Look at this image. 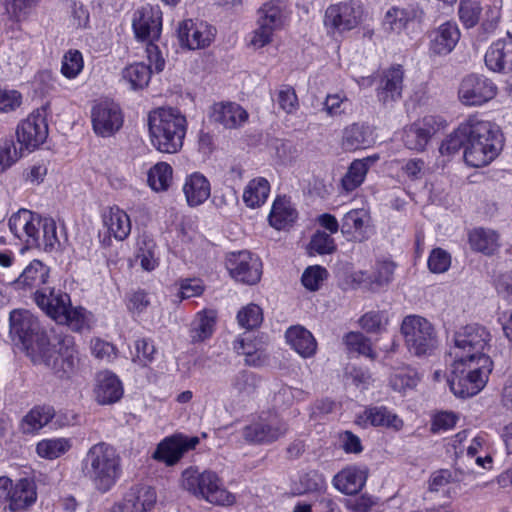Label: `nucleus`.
<instances>
[{
    "mask_svg": "<svg viewBox=\"0 0 512 512\" xmlns=\"http://www.w3.org/2000/svg\"><path fill=\"white\" fill-rule=\"evenodd\" d=\"M9 334L35 365H44L60 377H69L78 366L74 338L69 335L51 338L39 319L29 310L14 309L9 315Z\"/></svg>",
    "mask_w": 512,
    "mask_h": 512,
    "instance_id": "nucleus-1",
    "label": "nucleus"
},
{
    "mask_svg": "<svg viewBox=\"0 0 512 512\" xmlns=\"http://www.w3.org/2000/svg\"><path fill=\"white\" fill-rule=\"evenodd\" d=\"M82 472L100 493L115 486L122 474L121 457L105 442L92 445L82 460Z\"/></svg>",
    "mask_w": 512,
    "mask_h": 512,
    "instance_id": "nucleus-2",
    "label": "nucleus"
},
{
    "mask_svg": "<svg viewBox=\"0 0 512 512\" xmlns=\"http://www.w3.org/2000/svg\"><path fill=\"white\" fill-rule=\"evenodd\" d=\"M472 130L463 152L464 161L473 168L485 167L500 154L503 148L502 134L493 123L479 114H475Z\"/></svg>",
    "mask_w": 512,
    "mask_h": 512,
    "instance_id": "nucleus-3",
    "label": "nucleus"
},
{
    "mask_svg": "<svg viewBox=\"0 0 512 512\" xmlns=\"http://www.w3.org/2000/svg\"><path fill=\"white\" fill-rule=\"evenodd\" d=\"M451 376L448 383L454 395L466 398L479 393L486 385L492 371L490 357L479 359L453 358Z\"/></svg>",
    "mask_w": 512,
    "mask_h": 512,
    "instance_id": "nucleus-4",
    "label": "nucleus"
},
{
    "mask_svg": "<svg viewBox=\"0 0 512 512\" xmlns=\"http://www.w3.org/2000/svg\"><path fill=\"white\" fill-rule=\"evenodd\" d=\"M181 486L198 499L216 505L229 506L235 496L223 485L222 479L212 470L199 471L189 467L182 472Z\"/></svg>",
    "mask_w": 512,
    "mask_h": 512,
    "instance_id": "nucleus-5",
    "label": "nucleus"
},
{
    "mask_svg": "<svg viewBox=\"0 0 512 512\" xmlns=\"http://www.w3.org/2000/svg\"><path fill=\"white\" fill-rule=\"evenodd\" d=\"M401 333L408 351L414 356L430 355L437 347L435 327L422 316H406L401 324Z\"/></svg>",
    "mask_w": 512,
    "mask_h": 512,
    "instance_id": "nucleus-6",
    "label": "nucleus"
},
{
    "mask_svg": "<svg viewBox=\"0 0 512 512\" xmlns=\"http://www.w3.org/2000/svg\"><path fill=\"white\" fill-rule=\"evenodd\" d=\"M364 15V6L359 1H340L327 6L323 26L328 34H342L357 28L363 22Z\"/></svg>",
    "mask_w": 512,
    "mask_h": 512,
    "instance_id": "nucleus-7",
    "label": "nucleus"
},
{
    "mask_svg": "<svg viewBox=\"0 0 512 512\" xmlns=\"http://www.w3.org/2000/svg\"><path fill=\"white\" fill-rule=\"evenodd\" d=\"M490 341L491 334L487 328L478 324L467 325L455 333L449 356L459 359L488 357L485 350Z\"/></svg>",
    "mask_w": 512,
    "mask_h": 512,
    "instance_id": "nucleus-8",
    "label": "nucleus"
},
{
    "mask_svg": "<svg viewBox=\"0 0 512 512\" xmlns=\"http://www.w3.org/2000/svg\"><path fill=\"white\" fill-rule=\"evenodd\" d=\"M133 30L138 40L148 41L146 52L149 61L156 70L160 69V50L158 40L160 38V15L154 13L150 6L137 10L133 18Z\"/></svg>",
    "mask_w": 512,
    "mask_h": 512,
    "instance_id": "nucleus-9",
    "label": "nucleus"
},
{
    "mask_svg": "<svg viewBox=\"0 0 512 512\" xmlns=\"http://www.w3.org/2000/svg\"><path fill=\"white\" fill-rule=\"evenodd\" d=\"M497 93L498 87L490 78L469 74L461 79L457 98L466 107H480L493 100Z\"/></svg>",
    "mask_w": 512,
    "mask_h": 512,
    "instance_id": "nucleus-10",
    "label": "nucleus"
},
{
    "mask_svg": "<svg viewBox=\"0 0 512 512\" xmlns=\"http://www.w3.org/2000/svg\"><path fill=\"white\" fill-rule=\"evenodd\" d=\"M176 33L181 48L201 50L213 43L217 30L206 21L189 18L178 23Z\"/></svg>",
    "mask_w": 512,
    "mask_h": 512,
    "instance_id": "nucleus-11",
    "label": "nucleus"
},
{
    "mask_svg": "<svg viewBox=\"0 0 512 512\" xmlns=\"http://www.w3.org/2000/svg\"><path fill=\"white\" fill-rule=\"evenodd\" d=\"M288 431L287 423L277 415L261 416L243 428V438L251 443H272Z\"/></svg>",
    "mask_w": 512,
    "mask_h": 512,
    "instance_id": "nucleus-12",
    "label": "nucleus"
},
{
    "mask_svg": "<svg viewBox=\"0 0 512 512\" xmlns=\"http://www.w3.org/2000/svg\"><path fill=\"white\" fill-rule=\"evenodd\" d=\"M226 267L230 275L239 282L253 285L261 278L262 263L248 251L230 253L226 259Z\"/></svg>",
    "mask_w": 512,
    "mask_h": 512,
    "instance_id": "nucleus-13",
    "label": "nucleus"
},
{
    "mask_svg": "<svg viewBox=\"0 0 512 512\" xmlns=\"http://www.w3.org/2000/svg\"><path fill=\"white\" fill-rule=\"evenodd\" d=\"M186 118L177 109L162 108V153H176L183 145Z\"/></svg>",
    "mask_w": 512,
    "mask_h": 512,
    "instance_id": "nucleus-14",
    "label": "nucleus"
},
{
    "mask_svg": "<svg viewBox=\"0 0 512 512\" xmlns=\"http://www.w3.org/2000/svg\"><path fill=\"white\" fill-rule=\"evenodd\" d=\"M94 132L101 137H110L123 126L124 117L120 107L109 101L95 104L91 110Z\"/></svg>",
    "mask_w": 512,
    "mask_h": 512,
    "instance_id": "nucleus-15",
    "label": "nucleus"
},
{
    "mask_svg": "<svg viewBox=\"0 0 512 512\" xmlns=\"http://www.w3.org/2000/svg\"><path fill=\"white\" fill-rule=\"evenodd\" d=\"M17 141L22 147L34 150L48 137V124L42 111L36 110L23 120L16 130Z\"/></svg>",
    "mask_w": 512,
    "mask_h": 512,
    "instance_id": "nucleus-16",
    "label": "nucleus"
},
{
    "mask_svg": "<svg viewBox=\"0 0 512 512\" xmlns=\"http://www.w3.org/2000/svg\"><path fill=\"white\" fill-rule=\"evenodd\" d=\"M42 218L27 209H20L9 218V229L28 246L40 244Z\"/></svg>",
    "mask_w": 512,
    "mask_h": 512,
    "instance_id": "nucleus-17",
    "label": "nucleus"
},
{
    "mask_svg": "<svg viewBox=\"0 0 512 512\" xmlns=\"http://www.w3.org/2000/svg\"><path fill=\"white\" fill-rule=\"evenodd\" d=\"M424 11L417 3L391 6L384 14L382 25L388 32L401 34L410 24L421 22Z\"/></svg>",
    "mask_w": 512,
    "mask_h": 512,
    "instance_id": "nucleus-18",
    "label": "nucleus"
},
{
    "mask_svg": "<svg viewBox=\"0 0 512 512\" xmlns=\"http://www.w3.org/2000/svg\"><path fill=\"white\" fill-rule=\"evenodd\" d=\"M210 120L226 129H237L249 118L248 112L235 102L214 103L209 112Z\"/></svg>",
    "mask_w": 512,
    "mask_h": 512,
    "instance_id": "nucleus-19",
    "label": "nucleus"
},
{
    "mask_svg": "<svg viewBox=\"0 0 512 512\" xmlns=\"http://www.w3.org/2000/svg\"><path fill=\"white\" fill-rule=\"evenodd\" d=\"M429 52L437 56H445L452 52L460 39V31L456 23L445 22L429 32Z\"/></svg>",
    "mask_w": 512,
    "mask_h": 512,
    "instance_id": "nucleus-20",
    "label": "nucleus"
},
{
    "mask_svg": "<svg viewBox=\"0 0 512 512\" xmlns=\"http://www.w3.org/2000/svg\"><path fill=\"white\" fill-rule=\"evenodd\" d=\"M156 502L157 492L155 488L137 485L129 489L118 508L122 512H147L155 506Z\"/></svg>",
    "mask_w": 512,
    "mask_h": 512,
    "instance_id": "nucleus-21",
    "label": "nucleus"
},
{
    "mask_svg": "<svg viewBox=\"0 0 512 512\" xmlns=\"http://www.w3.org/2000/svg\"><path fill=\"white\" fill-rule=\"evenodd\" d=\"M485 64L493 72L512 71V37L493 42L485 54Z\"/></svg>",
    "mask_w": 512,
    "mask_h": 512,
    "instance_id": "nucleus-22",
    "label": "nucleus"
},
{
    "mask_svg": "<svg viewBox=\"0 0 512 512\" xmlns=\"http://www.w3.org/2000/svg\"><path fill=\"white\" fill-rule=\"evenodd\" d=\"M358 422L364 427H382L393 431H400L404 421L386 406H372L366 408L359 416Z\"/></svg>",
    "mask_w": 512,
    "mask_h": 512,
    "instance_id": "nucleus-23",
    "label": "nucleus"
},
{
    "mask_svg": "<svg viewBox=\"0 0 512 512\" xmlns=\"http://www.w3.org/2000/svg\"><path fill=\"white\" fill-rule=\"evenodd\" d=\"M93 392L98 404L111 405L122 398L123 386L115 374L103 371L97 375Z\"/></svg>",
    "mask_w": 512,
    "mask_h": 512,
    "instance_id": "nucleus-24",
    "label": "nucleus"
},
{
    "mask_svg": "<svg viewBox=\"0 0 512 512\" xmlns=\"http://www.w3.org/2000/svg\"><path fill=\"white\" fill-rule=\"evenodd\" d=\"M50 268L40 260L31 261L14 281L17 289L44 290L49 279Z\"/></svg>",
    "mask_w": 512,
    "mask_h": 512,
    "instance_id": "nucleus-25",
    "label": "nucleus"
},
{
    "mask_svg": "<svg viewBox=\"0 0 512 512\" xmlns=\"http://www.w3.org/2000/svg\"><path fill=\"white\" fill-rule=\"evenodd\" d=\"M182 191L189 207H198L211 195V184L200 172H193L184 179Z\"/></svg>",
    "mask_w": 512,
    "mask_h": 512,
    "instance_id": "nucleus-26",
    "label": "nucleus"
},
{
    "mask_svg": "<svg viewBox=\"0 0 512 512\" xmlns=\"http://www.w3.org/2000/svg\"><path fill=\"white\" fill-rule=\"evenodd\" d=\"M257 15V21L274 33L286 28L290 21V11L286 5L279 1H268L264 3L258 9Z\"/></svg>",
    "mask_w": 512,
    "mask_h": 512,
    "instance_id": "nucleus-27",
    "label": "nucleus"
},
{
    "mask_svg": "<svg viewBox=\"0 0 512 512\" xmlns=\"http://www.w3.org/2000/svg\"><path fill=\"white\" fill-rule=\"evenodd\" d=\"M370 214L364 208L348 211L341 220V232L353 241L361 242L367 238Z\"/></svg>",
    "mask_w": 512,
    "mask_h": 512,
    "instance_id": "nucleus-28",
    "label": "nucleus"
},
{
    "mask_svg": "<svg viewBox=\"0 0 512 512\" xmlns=\"http://www.w3.org/2000/svg\"><path fill=\"white\" fill-rule=\"evenodd\" d=\"M404 72L401 66L391 67L384 72L377 97L383 105H390L402 96Z\"/></svg>",
    "mask_w": 512,
    "mask_h": 512,
    "instance_id": "nucleus-29",
    "label": "nucleus"
},
{
    "mask_svg": "<svg viewBox=\"0 0 512 512\" xmlns=\"http://www.w3.org/2000/svg\"><path fill=\"white\" fill-rule=\"evenodd\" d=\"M469 436H471V432L466 431V430L459 432L455 436V440H454L455 445L454 446H455V449L457 450V453L464 454V451L466 452L465 455H462L461 457H459V459L457 461V466H460L461 461L463 460L464 457H466V458H470V459L475 458V463L478 466H480L482 468H486L487 464L492 463L491 456L485 455L484 457H482V456L477 455L483 449V446L485 443L484 438L480 435L473 436L470 439V443L466 446L465 442L468 440Z\"/></svg>",
    "mask_w": 512,
    "mask_h": 512,
    "instance_id": "nucleus-30",
    "label": "nucleus"
},
{
    "mask_svg": "<svg viewBox=\"0 0 512 512\" xmlns=\"http://www.w3.org/2000/svg\"><path fill=\"white\" fill-rule=\"evenodd\" d=\"M108 236L118 241L125 240L131 232V221L127 213L117 206L107 207L101 214Z\"/></svg>",
    "mask_w": 512,
    "mask_h": 512,
    "instance_id": "nucleus-31",
    "label": "nucleus"
},
{
    "mask_svg": "<svg viewBox=\"0 0 512 512\" xmlns=\"http://www.w3.org/2000/svg\"><path fill=\"white\" fill-rule=\"evenodd\" d=\"M366 469L348 466L339 471L333 478L334 487L343 494L354 495L362 490L367 481Z\"/></svg>",
    "mask_w": 512,
    "mask_h": 512,
    "instance_id": "nucleus-32",
    "label": "nucleus"
},
{
    "mask_svg": "<svg viewBox=\"0 0 512 512\" xmlns=\"http://www.w3.org/2000/svg\"><path fill=\"white\" fill-rule=\"evenodd\" d=\"M59 301L62 306H60L58 310L53 311V314L56 316V322L66 324L76 332H81L88 327V318L85 309L81 307H71L69 295H60Z\"/></svg>",
    "mask_w": 512,
    "mask_h": 512,
    "instance_id": "nucleus-33",
    "label": "nucleus"
},
{
    "mask_svg": "<svg viewBox=\"0 0 512 512\" xmlns=\"http://www.w3.org/2000/svg\"><path fill=\"white\" fill-rule=\"evenodd\" d=\"M468 243L473 251L486 256L494 255L501 247L499 233L493 229L483 227L469 231Z\"/></svg>",
    "mask_w": 512,
    "mask_h": 512,
    "instance_id": "nucleus-34",
    "label": "nucleus"
},
{
    "mask_svg": "<svg viewBox=\"0 0 512 512\" xmlns=\"http://www.w3.org/2000/svg\"><path fill=\"white\" fill-rule=\"evenodd\" d=\"M285 338L289 346L303 358H310L317 351V342L314 336L301 325L288 328Z\"/></svg>",
    "mask_w": 512,
    "mask_h": 512,
    "instance_id": "nucleus-35",
    "label": "nucleus"
},
{
    "mask_svg": "<svg viewBox=\"0 0 512 512\" xmlns=\"http://www.w3.org/2000/svg\"><path fill=\"white\" fill-rule=\"evenodd\" d=\"M198 443L197 437L173 436L165 439L162 441V462L168 466L174 465L186 451L194 449Z\"/></svg>",
    "mask_w": 512,
    "mask_h": 512,
    "instance_id": "nucleus-36",
    "label": "nucleus"
},
{
    "mask_svg": "<svg viewBox=\"0 0 512 512\" xmlns=\"http://www.w3.org/2000/svg\"><path fill=\"white\" fill-rule=\"evenodd\" d=\"M37 500L36 485L32 480L21 479L13 486L9 509L12 512L24 511Z\"/></svg>",
    "mask_w": 512,
    "mask_h": 512,
    "instance_id": "nucleus-37",
    "label": "nucleus"
},
{
    "mask_svg": "<svg viewBox=\"0 0 512 512\" xmlns=\"http://www.w3.org/2000/svg\"><path fill=\"white\" fill-rule=\"evenodd\" d=\"M475 114L469 115L459 126L447 136L440 146V152L445 155L454 154L464 148L468 143L469 136L473 133L472 127Z\"/></svg>",
    "mask_w": 512,
    "mask_h": 512,
    "instance_id": "nucleus-38",
    "label": "nucleus"
},
{
    "mask_svg": "<svg viewBox=\"0 0 512 512\" xmlns=\"http://www.w3.org/2000/svg\"><path fill=\"white\" fill-rule=\"evenodd\" d=\"M217 312L212 309H204L198 312L191 323L190 338L193 343L203 342L209 339L216 324Z\"/></svg>",
    "mask_w": 512,
    "mask_h": 512,
    "instance_id": "nucleus-39",
    "label": "nucleus"
},
{
    "mask_svg": "<svg viewBox=\"0 0 512 512\" xmlns=\"http://www.w3.org/2000/svg\"><path fill=\"white\" fill-rule=\"evenodd\" d=\"M297 218V212L286 197H277L272 205L268 221L276 230L290 226Z\"/></svg>",
    "mask_w": 512,
    "mask_h": 512,
    "instance_id": "nucleus-40",
    "label": "nucleus"
},
{
    "mask_svg": "<svg viewBox=\"0 0 512 512\" xmlns=\"http://www.w3.org/2000/svg\"><path fill=\"white\" fill-rule=\"evenodd\" d=\"M419 381L418 372L408 365L393 368L389 376V386L393 391L401 394L413 390Z\"/></svg>",
    "mask_w": 512,
    "mask_h": 512,
    "instance_id": "nucleus-41",
    "label": "nucleus"
},
{
    "mask_svg": "<svg viewBox=\"0 0 512 512\" xmlns=\"http://www.w3.org/2000/svg\"><path fill=\"white\" fill-rule=\"evenodd\" d=\"M270 193V183L264 177L251 179L243 190L242 199L249 208H258L262 206Z\"/></svg>",
    "mask_w": 512,
    "mask_h": 512,
    "instance_id": "nucleus-42",
    "label": "nucleus"
},
{
    "mask_svg": "<svg viewBox=\"0 0 512 512\" xmlns=\"http://www.w3.org/2000/svg\"><path fill=\"white\" fill-rule=\"evenodd\" d=\"M54 409L50 406H36L21 420L20 430L24 434H34L46 426L54 417Z\"/></svg>",
    "mask_w": 512,
    "mask_h": 512,
    "instance_id": "nucleus-43",
    "label": "nucleus"
},
{
    "mask_svg": "<svg viewBox=\"0 0 512 512\" xmlns=\"http://www.w3.org/2000/svg\"><path fill=\"white\" fill-rule=\"evenodd\" d=\"M72 447L68 438L44 439L37 443L36 452L39 457L54 460L67 453Z\"/></svg>",
    "mask_w": 512,
    "mask_h": 512,
    "instance_id": "nucleus-44",
    "label": "nucleus"
},
{
    "mask_svg": "<svg viewBox=\"0 0 512 512\" xmlns=\"http://www.w3.org/2000/svg\"><path fill=\"white\" fill-rule=\"evenodd\" d=\"M368 161L369 158L357 159L350 164L347 172L341 179L342 188L346 192L354 191L363 183L369 169Z\"/></svg>",
    "mask_w": 512,
    "mask_h": 512,
    "instance_id": "nucleus-45",
    "label": "nucleus"
},
{
    "mask_svg": "<svg viewBox=\"0 0 512 512\" xmlns=\"http://www.w3.org/2000/svg\"><path fill=\"white\" fill-rule=\"evenodd\" d=\"M151 78V69L143 63H135L125 67L122 71V79L133 90L146 87Z\"/></svg>",
    "mask_w": 512,
    "mask_h": 512,
    "instance_id": "nucleus-46",
    "label": "nucleus"
},
{
    "mask_svg": "<svg viewBox=\"0 0 512 512\" xmlns=\"http://www.w3.org/2000/svg\"><path fill=\"white\" fill-rule=\"evenodd\" d=\"M33 295L37 306L56 321V316L53 314V311L58 310V308L62 306L59 301L60 295L68 294L61 290H55L54 288L48 287L44 288V290L35 291Z\"/></svg>",
    "mask_w": 512,
    "mask_h": 512,
    "instance_id": "nucleus-47",
    "label": "nucleus"
},
{
    "mask_svg": "<svg viewBox=\"0 0 512 512\" xmlns=\"http://www.w3.org/2000/svg\"><path fill=\"white\" fill-rule=\"evenodd\" d=\"M468 476L469 473H465L460 466L455 469L454 473L449 470L442 469L431 475L429 480V489L431 491L438 492L450 482H464Z\"/></svg>",
    "mask_w": 512,
    "mask_h": 512,
    "instance_id": "nucleus-48",
    "label": "nucleus"
},
{
    "mask_svg": "<svg viewBox=\"0 0 512 512\" xmlns=\"http://www.w3.org/2000/svg\"><path fill=\"white\" fill-rule=\"evenodd\" d=\"M402 140L408 149L423 151L430 138L424 132V129L420 128L419 124L415 122L404 128Z\"/></svg>",
    "mask_w": 512,
    "mask_h": 512,
    "instance_id": "nucleus-49",
    "label": "nucleus"
},
{
    "mask_svg": "<svg viewBox=\"0 0 512 512\" xmlns=\"http://www.w3.org/2000/svg\"><path fill=\"white\" fill-rule=\"evenodd\" d=\"M482 7L477 0H460L458 8L459 20L465 28L476 26L480 20Z\"/></svg>",
    "mask_w": 512,
    "mask_h": 512,
    "instance_id": "nucleus-50",
    "label": "nucleus"
},
{
    "mask_svg": "<svg viewBox=\"0 0 512 512\" xmlns=\"http://www.w3.org/2000/svg\"><path fill=\"white\" fill-rule=\"evenodd\" d=\"M344 343L350 351H355L370 359L376 358L370 339L360 332H349L344 336Z\"/></svg>",
    "mask_w": 512,
    "mask_h": 512,
    "instance_id": "nucleus-51",
    "label": "nucleus"
},
{
    "mask_svg": "<svg viewBox=\"0 0 512 512\" xmlns=\"http://www.w3.org/2000/svg\"><path fill=\"white\" fill-rule=\"evenodd\" d=\"M259 383L258 377L249 371H241L232 379L233 390L242 396H249L255 392Z\"/></svg>",
    "mask_w": 512,
    "mask_h": 512,
    "instance_id": "nucleus-52",
    "label": "nucleus"
},
{
    "mask_svg": "<svg viewBox=\"0 0 512 512\" xmlns=\"http://www.w3.org/2000/svg\"><path fill=\"white\" fill-rule=\"evenodd\" d=\"M84 66L83 57L80 51L70 49L62 59L61 73L68 79L77 77Z\"/></svg>",
    "mask_w": 512,
    "mask_h": 512,
    "instance_id": "nucleus-53",
    "label": "nucleus"
},
{
    "mask_svg": "<svg viewBox=\"0 0 512 512\" xmlns=\"http://www.w3.org/2000/svg\"><path fill=\"white\" fill-rule=\"evenodd\" d=\"M328 277V271L320 266L313 265L307 267L301 277L303 286L309 291H317Z\"/></svg>",
    "mask_w": 512,
    "mask_h": 512,
    "instance_id": "nucleus-54",
    "label": "nucleus"
},
{
    "mask_svg": "<svg viewBox=\"0 0 512 512\" xmlns=\"http://www.w3.org/2000/svg\"><path fill=\"white\" fill-rule=\"evenodd\" d=\"M237 320L241 327L250 330L258 327L263 321L262 309L254 304H248L237 314Z\"/></svg>",
    "mask_w": 512,
    "mask_h": 512,
    "instance_id": "nucleus-55",
    "label": "nucleus"
},
{
    "mask_svg": "<svg viewBox=\"0 0 512 512\" xmlns=\"http://www.w3.org/2000/svg\"><path fill=\"white\" fill-rule=\"evenodd\" d=\"M22 147L18 150L13 139L0 144V174L11 168L21 157Z\"/></svg>",
    "mask_w": 512,
    "mask_h": 512,
    "instance_id": "nucleus-56",
    "label": "nucleus"
},
{
    "mask_svg": "<svg viewBox=\"0 0 512 512\" xmlns=\"http://www.w3.org/2000/svg\"><path fill=\"white\" fill-rule=\"evenodd\" d=\"M59 245L57 236V226L53 219L44 218L41 222L40 244L37 247H43L45 251H51Z\"/></svg>",
    "mask_w": 512,
    "mask_h": 512,
    "instance_id": "nucleus-57",
    "label": "nucleus"
},
{
    "mask_svg": "<svg viewBox=\"0 0 512 512\" xmlns=\"http://www.w3.org/2000/svg\"><path fill=\"white\" fill-rule=\"evenodd\" d=\"M364 127L358 124L347 126L343 130L342 146L346 150H355L366 144Z\"/></svg>",
    "mask_w": 512,
    "mask_h": 512,
    "instance_id": "nucleus-58",
    "label": "nucleus"
},
{
    "mask_svg": "<svg viewBox=\"0 0 512 512\" xmlns=\"http://www.w3.org/2000/svg\"><path fill=\"white\" fill-rule=\"evenodd\" d=\"M395 267V263L389 260L376 263L371 274L375 289L387 286L393 280Z\"/></svg>",
    "mask_w": 512,
    "mask_h": 512,
    "instance_id": "nucleus-59",
    "label": "nucleus"
},
{
    "mask_svg": "<svg viewBox=\"0 0 512 512\" xmlns=\"http://www.w3.org/2000/svg\"><path fill=\"white\" fill-rule=\"evenodd\" d=\"M274 32L256 21V28L250 33L248 47L253 50L262 49L273 42Z\"/></svg>",
    "mask_w": 512,
    "mask_h": 512,
    "instance_id": "nucleus-60",
    "label": "nucleus"
},
{
    "mask_svg": "<svg viewBox=\"0 0 512 512\" xmlns=\"http://www.w3.org/2000/svg\"><path fill=\"white\" fill-rule=\"evenodd\" d=\"M388 320L381 311H370L359 319V325L368 333H380L385 329Z\"/></svg>",
    "mask_w": 512,
    "mask_h": 512,
    "instance_id": "nucleus-61",
    "label": "nucleus"
},
{
    "mask_svg": "<svg viewBox=\"0 0 512 512\" xmlns=\"http://www.w3.org/2000/svg\"><path fill=\"white\" fill-rule=\"evenodd\" d=\"M428 269L434 274L446 272L451 265V255L442 248H434L428 257Z\"/></svg>",
    "mask_w": 512,
    "mask_h": 512,
    "instance_id": "nucleus-62",
    "label": "nucleus"
},
{
    "mask_svg": "<svg viewBox=\"0 0 512 512\" xmlns=\"http://www.w3.org/2000/svg\"><path fill=\"white\" fill-rule=\"evenodd\" d=\"M277 103L285 113H295L299 108V101L294 88L282 86L277 93Z\"/></svg>",
    "mask_w": 512,
    "mask_h": 512,
    "instance_id": "nucleus-63",
    "label": "nucleus"
},
{
    "mask_svg": "<svg viewBox=\"0 0 512 512\" xmlns=\"http://www.w3.org/2000/svg\"><path fill=\"white\" fill-rule=\"evenodd\" d=\"M349 99L343 92L328 94L324 101V111L329 116H339L349 106Z\"/></svg>",
    "mask_w": 512,
    "mask_h": 512,
    "instance_id": "nucleus-64",
    "label": "nucleus"
}]
</instances>
